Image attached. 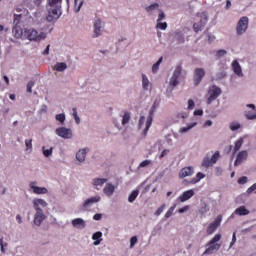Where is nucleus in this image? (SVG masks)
Here are the masks:
<instances>
[{
    "label": "nucleus",
    "instance_id": "f257e3e1",
    "mask_svg": "<svg viewBox=\"0 0 256 256\" xmlns=\"http://www.w3.org/2000/svg\"><path fill=\"white\" fill-rule=\"evenodd\" d=\"M63 0H48V5L50 9L48 10V15L46 20L48 23H55L59 17H61V3Z\"/></svg>",
    "mask_w": 256,
    "mask_h": 256
},
{
    "label": "nucleus",
    "instance_id": "f03ea898",
    "mask_svg": "<svg viewBox=\"0 0 256 256\" xmlns=\"http://www.w3.org/2000/svg\"><path fill=\"white\" fill-rule=\"evenodd\" d=\"M33 207L36 211V214L34 215V225H37V227L41 226V223L45 221V213H43L42 208L47 207V202L43 199H34L33 200Z\"/></svg>",
    "mask_w": 256,
    "mask_h": 256
},
{
    "label": "nucleus",
    "instance_id": "7ed1b4c3",
    "mask_svg": "<svg viewBox=\"0 0 256 256\" xmlns=\"http://www.w3.org/2000/svg\"><path fill=\"white\" fill-rule=\"evenodd\" d=\"M43 39H47V34L45 32H39L35 28L24 29V40L39 43V41H43Z\"/></svg>",
    "mask_w": 256,
    "mask_h": 256
},
{
    "label": "nucleus",
    "instance_id": "20e7f679",
    "mask_svg": "<svg viewBox=\"0 0 256 256\" xmlns=\"http://www.w3.org/2000/svg\"><path fill=\"white\" fill-rule=\"evenodd\" d=\"M219 241H221V233L216 234L207 244H206V250L204 251L203 255H213L214 251H219L221 249V244H219Z\"/></svg>",
    "mask_w": 256,
    "mask_h": 256
},
{
    "label": "nucleus",
    "instance_id": "39448f33",
    "mask_svg": "<svg viewBox=\"0 0 256 256\" xmlns=\"http://www.w3.org/2000/svg\"><path fill=\"white\" fill-rule=\"evenodd\" d=\"M249 29V18L247 16H243L239 19L236 26L237 35H243Z\"/></svg>",
    "mask_w": 256,
    "mask_h": 256
},
{
    "label": "nucleus",
    "instance_id": "423d86ee",
    "mask_svg": "<svg viewBox=\"0 0 256 256\" xmlns=\"http://www.w3.org/2000/svg\"><path fill=\"white\" fill-rule=\"evenodd\" d=\"M222 221H223V216L218 215L216 219L207 226L206 228L207 235H213L214 232L217 231V228L220 227Z\"/></svg>",
    "mask_w": 256,
    "mask_h": 256
},
{
    "label": "nucleus",
    "instance_id": "0eeeda50",
    "mask_svg": "<svg viewBox=\"0 0 256 256\" xmlns=\"http://www.w3.org/2000/svg\"><path fill=\"white\" fill-rule=\"evenodd\" d=\"M182 71L183 67L181 65L176 66V69L170 79V85H172V87H177L179 85V77H181Z\"/></svg>",
    "mask_w": 256,
    "mask_h": 256
},
{
    "label": "nucleus",
    "instance_id": "6e6552de",
    "mask_svg": "<svg viewBox=\"0 0 256 256\" xmlns=\"http://www.w3.org/2000/svg\"><path fill=\"white\" fill-rule=\"evenodd\" d=\"M222 91L221 88L217 87V86H212V89H210L208 91V99H207V103L208 105H211L212 101H215V99H217V97H219V95H221Z\"/></svg>",
    "mask_w": 256,
    "mask_h": 256
},
{
    "label": "nucleus",
    "instance_id": "1a4fd4ad",
    "mask_svg": "<svg viewBox=\"0 0 256 256\" xmlns=\"http://www.w3.org/2000/svg\"><path fill=\"white\" fill-rule=\"evenodd\" d=\"M56 135L62 137V139H71V137H73V132L69 128L60 127L56 129Z\"/></svg>",
    "mask_w": 256,
    "mask_h": 256
},
{
    "label": "nucleus",
    "instance_id": "9d476101",
    "mask_svg": "<svg viewBox=\"0 0 256 256\" xmlns=\"http://www.w3.org/2000/svg\"><path fill=\"white\" fill-rule=\"evenodd\" d=\"M203 77H205V69L196 68L194 70V85L197 86L201 81H203Z\"/></svg>",
    "mask_w": 256,
    "mask_h": 256
},
{
    "label": "nucleus",
    "instance_id": "9b49d317",
    "mask_svg": "<svg viewBox=\"0 0 256 256\" xmlns=\"http://www.w3.org/2000/svg\"><path fill=\"white\" fill-rule=\"evenodd\" d=\"M12 33L16 39H25V29L21 28L19 24H15L12 28Z\"/></svg>",
    "mask_w": 256,
    "mask_h": 256
},
{
    "label": "nucleus",
    "instance_id": "f8f14e48",
    "mask_svg": "<svg viewBox=\"0 0 256 256\" xmlns=\"http://www.w3.org/2000/svg\"><path fill=\"white\" fill-rule=\"evenodd\" d=\"M195 173L193 166L184 167L179 171V178L185 179V177H191Z\"/></svg>",
    "mask_w": 256,
    "mask_h": 256
},
{
    "label": "nucleus",
    "instance_id": "ddd939ff",
    "mask_svg": "<svg viewBox=\"0 0 256 256\" xmlns=\"http://www.w3.org/2000/svg\"><path fill=\"white\" fill-rule=\"evenodd\" d=\"M247 107H249L248 111H245L244 115L246 117V119L253 121V119H256V109L255 106L253 104H248Z\"/></svg>",
    "mask_w": 256,
    "mask_h": 256
},
{
    "label": "nucleus",
    "instance_id": "4468645a",
    "mask_svg": "<svg viewBox=\"0 0 256 256\" xmlns=\"http://www.w3.org/2000/svg\"><path fill=\"white\" fill-rule=\"evenodd\" d=\"M193 195H195V191H193V189L187 190L178 197V201L185 203V201H189Z\"/></svg>",
    "mask_w": 256,
    "mask_h": 256
},
{
    "label": "nucleus",
    "instance_id": "2eb2a0df",
    "mask_svg": "<svg viewBox=\"0 0 256 256\" xmlns=\"http://www.w3.org/2000/svg\"><path fill=\"white\" fill-rule=\"evenodd\" d=\"M35 185H37V182H31L30 183V189L33 190V193H35L36 195H45V193H47V188L38 187V186H35Z\"/></svg>",
    "mask_w": 256,
    "mask_h": 256
},
{
    "label": "nucleus",
    "instance_id": "dca6fc26",
    "mask_svg": "<svg viewBox=\"0 0 256 256\" xmlns=\"http://www.w3.org/2000/svg\"><path fill=\"white\" fill-rule=\"evenodd\" d=\"M153 109H155V103L152 106V111H150V115L146 121V126L145 129L143 131V135L144 137H147V133L149 132V129L151 128V125L153 123Z\"/></svg>",
    "mask_w": 256,
    "mask_h": 256
},
{
    "label": "nucleus",
    "instance_id": "f3484780",
    "mask_svg": "<svg viewBox=\"0 0 256 256\" xmlns=\"http://www.w3.org/2000/svg\"><path fill=\"white\" fill-rule=\"evenodd\" d=\"M248 154L246 150H242L238 153L237 158L234 162L235 167H237L238 165H241V163H243V161H245V159H247Z\"/></svg>",
    "mask_w": 256,
    "mask_h": 256
},
{
    "label": "nucleus",
    "instance_id": "a211bd4d",
    "mask_svg": "<svg viewBox=\"0 0 256 256\" xmlns=\"http://www.w3.org/2000/svg\"><path fill=\"white\" fill-rule=\"evenodd\" d=\"M201 179H205V174H203L202 172H198L196 174V177L190 179V181L184 180V183H186L187 185H195L199 183Z\"/></svg>",
    "mask_w": 256,
    "mask_h": 256
},
{
    "label": "nucleus",
    "instance_id": "6ab92c4d",
    "mask_svg": "<svg viewBox=\"0 0 256 256\" xmlns=\"http://www.w3.org/2000/svg\"><path fill=\"white\" fill-rule=\"evenodd\" d=\"M99 201H101V197L100 196H93L91 198H88L83 203V207H84V209H87L88 207H91V205H93V203H99Z\"/></svg>",
    "mask_w": 256,
    "mask_h": 256
},
{
    "label": "nucleus",
    "instance_id": "aec40b11",
    "mask_svg": "<svg viewBox=\"0 0 256 256\" xmlns=\"http://www.w3.org/2000/svg\"><path fill=\"white\" fill-rule=\"evenodd\" d=\"M232 69L235 75H238V77H243V70L241 69V65L237 60L232 62Z\"/></svg>",
    "mask_w": 256,
    "mask_h": 256
},
{
    "label": "nucleus",
    "instance_id": "412c9836",
    "mask_svg": "<svg viewBox=\"0 0 256 256\" xmlns=\"http://www.w3.org/2000/svg\"><path fill=\"white\" fill-rule=\"evenodd\" d=\"M72 225L77 229H85L87 224L85 223V220H83V218H75L74 220H72Z\"/></svg>",
    "mask_w": 256,
    "mask_h": 256
},
{
    "label": "nucleus",
    "instance_id": "4be33fe9",
    "mask_svg": "<svg viewBox=\"0 0 256 256\" xmlns=\"http://www.w3.org/2000/svg\"><path fill=\"white\" fill-rule=\"evenodd\" d=\"M103 232L98 231L96 233H94L92 235V239H93V245L97 246V245H101V242L103 241Z\"/></svg>",
    "mask_w": 256,
    "mask_h": 256
},
{
    "label": "nucleus",
    "instance_id": "5701e85b",
    "mask_svg": "<svg viewBox=\"0 0 256 256\" xmlns=\"http://www.w3.org/2000/svg\"><path fill=\"white\" fill-rule=\"evenodd\" d=\"M103 192L107 195V197H111V195L115 193V186L111 183H108L104 187Z\"/></svg>",
    "mask_w": 256,
    "mask_h": 256
},
{
    "label": "nucleus",
    "instance_id": "b1692460",
    "mask_svg": "<svg viewBox=\"0 0 256 256\" xmlns=\"http://www.w3.org/2000/svg\"><path fill=\"white\" fill-rule=\"evenodd\" d=\"M85 157H87V148H84L82 150H79L76 153V159L77 161H79L80 163H83V161H85Z\"/></svg>",
    "mask_w": 256,
    "mask_h": 256
},
{
    "label": "nucleus",
    "instance_id": "393cba45",
    "mask_svg": "<svg viewBox=\"0 0 256 256\" xmlns=\"http://www.w3.org/2000/svg\"><path fill=\"white\" fill-rule=\"evenodd\" d=\"M235 215H239L240 217H243L245 215H249L250 211L245 206H240L234 211Z\"/></svg>",
    "mask_w": 256,
    "mask_h": 256
},
{
    "label": "nucleus",
    "instance_id": "a878e982",
    "mask_svg": "<svg viewBox=\"0 0 256 256\" xmlns=\"http://www.w3.org/2000/svg\"><path fill=\"white\" fill-rule=\"evenodd\" d=\"M101 35V20H96L94 22V35L93 37H99Z\"/></svg>",
    "mask_w": 256,
    "mask_h": 256
},
{
    "label": "nucleus",
    "instance_id": "bb28decb",
    "mask_svg": "<svg viewBox=\"0 0 256 256\" xmlns=\"http://www.w3.org/2000/svg\"><path fill=\"white\" fill-rule=\"evenodd\" d=\"M54 69H55V71H58L61 73V72L65 71V69H67V64L65 62H58V63H56Z\"/></svg>",
    "mask_w": 256,
    "mask_h": 256
},
{
    "label": "nucleus",
    "instance_id": "cd10ccee",
    "mask_svg": "<svg viewBox=\"0 0 256 256\" xmlns=\"http://www.w3.org/2000/svg\"><path fill=\"white\" fill-rule=\"evenodd\" d=\"M149 78H147V75L142 74V87L145 89V91L149 90Z\"/></svg>",
    "mask_w": 256,
    "mask_h": 256
},
{
    "label": "nucleus",
    "instance_id": "c85d7f7f",
    "mask_svg": "<svg viewBox=\"0 0 256 256\" xmlns=\"http://www.w3.org/2000/svg\"><path fill=\"white\" fill-rule=\"evenodd\" d=\"M202 167H205V169H209V167H213V162L209 157H205L202 161Z\"/></svg>",
    "mask_w": 256,
    "mask_h": 256
},
{
    "label": "nucleus",
    "instance_id": "c756f323",
    "mask_svg": "<svg viewBox=\"0 0 256 256\" xmlns=\"http://www.w3.org/2000/svg\"><path fill=\"white\" fill-rule=\"evenodd\" d=\"M243 147V138H240L238 141H236L235 146L233 148V155L239 151Z\"/></svg>",
    "mask_w": 256,
    "mask_h": 256
},
{
    "label": "nucleus",
    "instance_id": "7c9ffc66",
    "mask_svg": "<svg viewBox=\"0 0 256 256\" xmlns=\"http://www.w3.org/2000/svg\"><path fill=\"white\" fill-rule=\"evenodd\" d=\"M137 197H139V190L132 191L128 197L129 203H133V201H135V199H137Z\"/></svg>",
    "mask_w": 256,
    "mask_h": 256
},
{
    "label": "nucleus",
    "instance_id": "2f4dec72",
    "mask_svg": "<svg viewBox=\"0 0 256 256\" xmlns=\"http://www.w3.org/2000/svg\"><path fill=\"white\" fill-rule=\"evenodd\" d=\"M131 121V113L129 112H124V115L122 116V125H127Z\"/></svg>",
    "mask_w": 256,
    "mask_h": 256
},
{
    "label": "nucleus",
    "instance_id": "473e14b6",
    "mask_svg": "<svg viewBox=\"0 0 256 256\" xmlns=\"http://www.w3.org/2000/svg\"><path fill=\"white\" fill-rule=\"evenodd\" d=\"M105 183H107V179H105V178H96L94 180L93 185H95L96 187H99V186L101 187V186L105 185Z\"/></svg>",
    "mask_w": 256,
    "mask_h": 256
},
{
    "label": "nucleus",
    "instance_id": "72a5a7b5",
    "mask_svg": "<svg viewBox=\"0 0 256 256\" xmlns=\"http://www.w3.org/2000/svg\"><path fill=\"white\" fill-rule=\"evenodd\" d=\"M163 63V57H160L159 60L153 64L152 66V73H157L159 71V66Z\"/></svg>",
    "mask_w": 256,
    "mask_h": 256
},
{
    "label": "nucleus",
    "instance_id": "f704fd0d",
    "mask_svg": "<svg viewBox=\"0 0 256 256\" xmlns=\"http://www.w3.org/2000/svg\"><path fill=\"white\" fill-rule=\"evenodd\" d=\"M175 39H176L177 43H179V44L185 43V36H183V33H181V32L176 33Z\"/></svg>",
    "mask_w": 256,
    "mask_h": 256
},
{
    "label": "nucleus",
    "instance_id": "c9c22d12",
    "mask_svg": "<svg viewBox=\"0 0 256 256\" xmlns=\"http://www.w3.org/2000/svg\"><path fill=\"white\" fill-rule=\"evenodd\" d=\"M229 127L231 131H239L241 129L239 122H231Z\"/></svg>",
    "mask_w": 256,
    "mask_h": 256
},
{
    "label": "nucleus",
    "instance_id": "e433bc0d",
    "mask_svg": "<svg viewBox=\"0 0 256 256\" xmlns=\"http://www.w3.org/2000/svg\"><path fill=\"white\" fill-rule=\"evenodd\" d=\"M197 125V122H194L190 125H188L187 127H183L180 130V133H187V131H191V129H193V127H195Z\"/></svg>",
    "mask_w": 256,
    "mask_h": 256
},
{
    "label": "nucleus",
    "instance_id": "4c0bfd02",
    "mask_svg": "<svg viewBox=\"0 0 256 256\" xmlns=\"http://www.w3.org/2000/svg\"><path fill=\"white\" fill-rule=\"evenodd\" d=\"M219 157H221V155L219 154V151H216L212 157L210 158V161L212 162V165H215V163H217Z\"/></svg>",
    "mask_w": 256,
    "mask_h": 256
},
{
    "label": "nucleus",
    "instance_id": "58836bf2",
    "mask_svg": "<svg viewBox=\"0 0 256 256\" xmlns=\"http://www.w3.org/2000/svg\"><path fill=\"white\" fill-rule=\"evenodd\" d=\"M177 207V204H174L172 207L169 208V210L165 214V218L169 219L173 215V211H175V208Z\"/></svg>",
    "mask_w": 256,
    "mask_h": 256
},
{
    "label": "nucleus",
    "instance_id": "ea45409f",
    "mask_svg": "<svg viewBox=\"0 0 256 256\" xmlns=\"http://www.w3.org/2000/svg\"><path fill=\"white\" fill-rule=\"evenodd\" d=\"M149 165H153V162L151 160H144L139 164V168L143 169L149 167Z\"/></svg>",
    "mask_w": 256,
    "mask_h": 256
},
{
    "label": "nucleus",
    "instance_id": "a19ab883",
    "mask_svg": "<svg viewBox=\"0 0 256 256\" xmlns=\"http://www.w3.org/2000/svg\"><path fill=\"white\" fill-rule=\"evenodd\" d=\"M155 9H159V4L158 3H154L149 5L148 7H146V11L149 13L151 11H155Z\"/></svg>",
    "mask_w": 256,
    "mask_h": 256
},
{
    "label": "nucleus",
    "instance_id": "79ce46f5",
    "mask_svg": "<svg viewBox=\"0 0 256 256\" xmlns=\"http://www.w3.org/2000/svg\"><path fill=\"white\" fill-rule=\"evenodd\" d=\"M157 29H161V31H165L167 29V22H157Z\"/></svg>",
    "mask_w": 256,
    "mask_h": 256
},
{
    "label": "nucleus",
    "instance_id": "37998d69",
    "mask_svg": "<svg viewBox=\"0 0 256 256\" xmlns=\"http://www.w3.org/2000/svg\"><path fill=\"white\" fill-rule=\"evenodd\" d=\"M52 154H53V148L45 150V147H43V155H44V157H51Z\"/></svg>",
    "mask_w": 256,
    "mask_h": 256
},
{
    "label": "nucleus",
    "instance_id": "c03bdc74",
    "mask_svg": "<svg viewBox=\"0 0 256 256\" xmlns=\"http://www.w3.org/2000/svg\"><path fill=\"white\" fill-rule=\"evenodd\" d=\"M33 87H35V82L29 81L27 84V93H33Z\"/></svg>",
    "mask_w": 256,
    "mask_h": 256
},
{
    "label": "nucleus",
    "instance_id": "a18cd8bd",
    "mask_svg": "<svg viewBox=\"0 0 256 256\" xmlns=\"http://www.w3.org/2000/svg\"><path fill=\"white\" fill-rule=\"evenodd\" d=\"M72 111H73V117H74L76 123L79 125V123H81V119L77 115V108H73Z\"/></svg>",
    "mask_w": 256,
    "mask_h": 256
},
{
    "label": "nucleus",
    "instance_id": "49530a36",
    "mask_svg": "<svg viewBox=\"0 0 256 256\" xmlns=\"http://www.w3.org/2000/svg\"><path fill=\"white\" fill-rule=\"evenodd\" d=\"M56 121H59L60 123H65V114H57L55 116Z\"/></svg>",
    "mask_w": 256,
    "mask_h": 256
},
{
    "label": "nucleus",
    "instance_id": "de8ad7c7",
    "mask_svg": "<svg viewBox=\"0 0 256 256\" xmlns=\"http://www.w3.org/2000/svg\"><path fill=\"white\" fill-rule=\"evenodd\" d=\"M23 16L21 14H15L14 15V25H19V23H21V18Z\"/></svg>",
    "mask_w": 256,
    "mask_h": 256
},
{
    "label": "nucleus",
    "instance_id": "09e8293b",
    "mask_svg": "<svg viewBox=\"0 0 256 256\" xmlns=\"http://www.w3.org/2000/svg\"><path fill=\"white\" fill-rule=\"evenodd\" d=\"M193 29H194L195 33H199V31H203V25L195 23L193 25Z\"/></svg>",
    "mask_w": 256,
    "mask_h": 256
},
{
    "label": "nucleus",
    "instance_id": "8fccbe9b",
    "mask_svg": "<svg viewBox=\"0 0 256 256\" xmlns=\"http://www.w3.org/2000/svg\"><path fill=\"white\" fill-rule=\"evenodd\" d=\"M225 55H227V51L225 50H218L216 53L217 59H221V57H225Z\"/></svg>",
    "mask_w": 256,
    "mask_h": 256
},
{
    "label": "nucleus",
    "instance_id": "3c124183",
    "mask_svg": "<svg viewBox=\"0 0 256 256\" xmlns=\"http://www.w3.org/2000/svg\"><path fill=\"white\" fill-rule=\"evenodd\" d=\"M7 242H3V238H0V250L2 253H5V247H7Z\"/></svg>",
    "mask_w": 256,
    "mask_h": 256
},
{
    "label": "nucleus",
    "instance_id": "603ef678",
    "mask_svg": "<svg viewBox=\"0 0 256 256\" xmlns=\"http://www.w3.org/2000/svg\"><path fill=\"white\" fill-rule=\"evenodd\" d=\"M25 146L27 149H33V140L32 139H26L25 140Z\"/></svg>",
    "mask_w": 256,
    "mask_h": 256
},
{
    "label": "nucleus",
    "instance_id": "864d4df0",
    "mask_svg": "<svg viewBox=\"0 0 256 256\" xmlns=\"http://www.w3.org/2000/svg\"><path fill=\"white\" fill-rule=\"evenodd\" d=\"M164 210H165V204H163L161 207H159V208L155 211L156 217H159V215H161V213H163Z\"/></svg>",
    "mask_w": 256,
    "mask_h": 256
},
{
    "label": "nucleus",
    "instance_id": "5fc2aeb1",
    "mask_svg": "<svg viewBox=\"0 0 256 256\" xmlns=\"http://www.w3.org/2000/svg\"><path fill=\"white\" fill-rule=\"evenodd\" d=\"M247 176H242L238 179V183L239 185H245V183H247Z\"/></svg>",
    "mask_w": 256,
    "mask_h": 256
},
{
    "label": "nucleus",
    "instance_id": "6e6d98bb",
    "mask_svg": "<svg viewBox=\"0 0 256 256\" xmlns=\"http://www.w3.org/2000/svg\"><path fill=\"white\" fill-rule=\"evenodd\" d=\"M237 243V234L234 232L232 236V241L230 243V248L233 247Z\"/></svg>",
    "mask_w": 256,
    "mask_h": 256
},
{
    "label": "nucleus",
    "instance_id": "4d7b16f0",
    "mask_svg": "<svg viewBox=\"0 0 256 256\" xmlns=\"http://www.w3.org/2000/svg\"><path fill=\"white\" fill-rule=\"evenodd\" d=\"M136 244H137V236H133L130 239V247H135Z\"/></svg>",
    "mask_w": 256,
    "mask_h": 256
},
{
    "label": "nucleus",
    "instance_id": "13d9d810",
    "mask_svg": "<svg viewBox=\"0 0 256 256\" xmlns=\"http://www.w3.org/2000/svg\"><path fill=\"white\" fill-rule=\"evenodd\" d=\"M143 125H145V116H141L139 120V129L143 128Z\"/></svg>",
    "mask_w": 256,
    "mask_h": 256
},
{
    "label": "nucleus",
    "instance_id": "bf43d9fd",
    "mask_svg": "<svg viewBox=\"0 0 256 256\" xmlns=\"http://www.w3.org/2000/svg\"><path fill=\"white\" fill-rule=\"evenodd\" d=\"M195 102L192 99L188 100V109H194Z\"/></svg>",
    "mask_w": 256,
    "mask_h": 256
},
{
    "label": "nucleus",
    "instance_id": "052dcab7",
    "mask_svg": "<svg viewBox=\"0 0 256 256\" xmlns=\"http://www.w3.org/2000/svg\"><path fill=\"white\" fill-rule=\"evenodd\" d=\"M163 19H165V13L160 11L157 22H161Z\"/></svg>",
    "mask_w": 256,
    "mask_h": 256
},
{
    "label": "nucleus",
    "instance_id": "680f3d73",
    "mask_svg": "<svg viewBox=\"0 0 256 256\" xmlns=\"http://www.w3.org/2000/svg\"><path fill=\"white\" fill-rule=\"evenodd\" d=\"M253 191H256V183L247 189V193H253Z\"/></svg>",
    "mask_w": 256,
    "mask_h": 256
},
{
    "label": "nucleus",
    "instance_id": "e2e57ef3",
    "mask_svg": "<svg viewBox=\"0 0 256 256\" xmlns=\"http://www.w3.org/2000/svg\"><path fill=\"white\" fill-rule=\"evenodd\" d=\"M208 18L207 16H204L201 20H200V25H202V27H205V24L207 23Z\"/></svg>",
    "mask_w": 256,
    "mask_h": 256
},
{
    "label": "nucleus",
    "instance_id": "0e129e2a",
    "mask_svg": "<svg viewBox=\"0 0 256 256\" xmlns=\"http://www.w3.org/2000/svg\"><path fill=\"white\" fill-rule=\"evenodd\" d=\"M102 217H103V215L98 213L93 216V219H94V221H101Z\"/></svg>",
    "mask_w": 256,
    "mask_h": 256
},
{
    "label": "nucleus",
    "instance_id": "69168bd1",
    "mask_svg": "<svg viewBox=\"0 0 256 256\" xmlns=\"http://www.w3.org/2000/svg\"><path fill=\"white\" fill-rule=\"evenodd\" d=\"M185 211H189V206H184L178 210V213H185Z\"/></svg>",
    "mask_w": 256,
    "mask_h": 256
},
{
    "label": "nucleus",
    "instance_id": "338daca9",
    "mask_svg": "<svg viewBox=\"0 0 256 256\" xmlns=\"http://www.w3.org/2000/svg\"><path fill=\"white\" fill-rule=\"evenodd\" d=\"M167 153H169V150H167V149L163 150L160 154V159H163V157H165V155H167Z\"/></svg>",
    "mask_w": 256,
    "mask_h": 256
},
{
    "label": "nucleus",
    "instance_id": "774afa93",
    "mask_svg": "<svg viewBox=\"0 0 256 256\" xmlns=\"http://www.w3.org/2000/svg\"><path fill=\"white\" fill-rule=\"evenodd\" d=\"M194 115H196V116H201V115H203V110H201V109L195 110V111H194Z\"/></svg>",
    "mask_w": 256,
    "mask_h": 256
}]
</instances>
